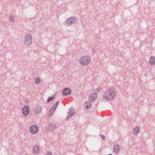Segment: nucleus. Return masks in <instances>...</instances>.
<instances>
[{
    "instance_id": "nucleus-9",
    "label": "nucleus",
    "mask_w": 155,
    "mask_h": 155,
    "mask_svg": "<svg viewBox=\"0 0 155 155\" xmlns=\"http://www.w3.org/2000/svg\"><path fill=\"white\" fill-rule=\"evenodd\" d=\"M56 128V126L54 124L49 123L48 127V130L53 131Z\"/></svg>"
},
{
    "instance_id": "nucleus-23",
    "label": "nucleus",
    "mask_w": 155,
    "mask_h": 155,
    "mask_svg": "<svg viewBox=\"0 0 155 155\" xmlns=\"http://www.w3.org/2000/svg\"><path fill=\"white\" fill-rule=\"evenodd\" d=\"M100 136L101 137L102 139L104 140L105 139V137L104 135L101 134Z\"/></svg>"
},
{
    "instance_id": "nucleus-18",
    "label": "nucleus",
    "mask_w": 155,
    "mask_h": 155,
    "mask_svg": "<svg viewBox=\"0 0 155 155\" xmlns=\"http://www.w3.org/2000/svg\"><path fill=\"white\" fill-rule=\"evenodd\" d=\"M41 82V80L39 77L36 78L35 80V83L37 84H38Z\"/></svg>"
},
{
    "instance_id": "nucleus-10",
    "label": "nucleus",
    "mask_w": 155,
    "mask_h": 155,
    "mask_svg": "<svg viewBox=\"0 0 155 155\" xmlns=\"http://www.w3.org/2000/svg\"><path fill=\"white\" fill-rule=\"evenodd\" d=\"M120 148L119 145L118 144H114L113 145V149L114 152L116 153H117L119 152Z\"/></svg>"
},
{
    "instance_id": "nucleus-2",
    "label": "nucleus",
    "mask_w": 155,
    "mask_h": 155,
    "mask_svg": "<svg viewBox=\"0 0 155 155\" xmlns=\"http://www.w3.org/2000/svg\"><path fill=\"white\" fill-rule=\"evenodd\" d=\"M91 58L88 56H84L81 58L79 60L80 64L83 66L88 65L90 62Z\"/></svg>"
},
{
    "instance_id": "nucleus-3",
    "label": "nucleus",
    "mask_w": 155,
    "mask_h": 155,
    "mask_svg": "<svg viewBox=\"0 0 155 155\" xmlns=\"http://www.w3.org/2000/svg\"><path fill=\"white\" fill-rule=\"evenodd\" d=\"M78 22L77 18L74 16H71L68 18L66 21V24L70 26L72 24H75Z\"/></svg>"
},
{
    "instance_id": "nucleus-4",
    "label": "nucleus",
    "mask_w": 155,
    "mask_h": 155,
    "mask_svg": "<svg viewBox=\"0 0 155 155\" xmlns=\"http://www.w3.org/2000/svg\"><path fill=\"white\" fill-rule=\"evenodd\" d=\"M25 44L26 46H29L32 42V38L31 35L29 34L25 35Z\"/></svg>"
},
{
    "instance_id": "nucleus-1",
    "label": "nucleus",
    "mask_w": 155,
    "mask_h": 155,
    "mask_svg": "<svg viewBox=\"0 0 155 155\" xmlns=\"http://www.w3.org/2000/svg\"><path fill=\"white\" fill-rule=\"evenodd\" d=\"M116 95V92L115 89L114 88H111L104 93L103 95V97L104 99L109 101L114 99Z\"/></svg>"
},
{
    "instance_id": "nucleus-12",
    "label": "nucleus",
    "mask_w": 155,
    "mask_h": 155,
    "mask_svg": "<svg viewBox=\"0 0 155 155\" xmlns=\"http://www.w3.org/2000/svg\"><path fill=\"white\" fill-rule=\"evenodd\" d=\"M149 64L150 65H153L155 64V57L152 56L150 58L149 61Z\"/></svg>"
},
{
    "instance_id": "nucleus-15",
    "label": "nucleus",
    "mask_w": 155,
    "mask_h": 155,
    "mask_svg": "<svg viewBox=\"0 0 155 155\" xmlns=\"http://www.w3.org/2000/svg\"><path fill=\"white\" fill-rule=\"evenodd\" d=\"M139 132V128L136 127L133 129V132L135 135H137Z\"/></svg>"
},
{
    "instance_id": "nucleus-5",
    "label": "nucleus",
    "mask_w": 155,
    "mask_h": 155,
    "mask_svg": "<svg viewBox=\"0 0 155 155\" xmlns=\"http://www.w3.org/2000/svg\"><path fill=\"white\" fill-rule=\"evenodd\" d=\"M22 112L24 116H28L30 112L29 107L28 105L25 106L22 109Z\"/></svg>"
},
{
    "instance_id": "nucleus-17",
    "label": "nucleus",
    "mask_w": 155,
    "mask_h": 155,
    "mask_svg": "<svg viewBox=\"0 0 155 155\" xmlns=\"http://www.w3.org/2000/svg\"><path fill=\"white\" fill-rule=\"evenodd\" d=\"M59 102L58 101H57L55 104L53 105L52 106V109L53 110V112H54L57 106L59 104Z\"/></svg>"
},
{
    "instance_id": "nucleus-14",
    "label": "nucleus",
    "mask_w": 155,
    "mask_h": 155,
    "mask_svg": "<svg viewBox=\"0 0 155 155\" xmlns=\"http://www.w3.org/2000/svg\"><path fill=\"white\" fill-rule=\"evenodd\" d=\"M86 108L87 109H89L91 107V103L90 101H87L85 102Z\"/></svg>"
},
{
    "instance_id": "nucleus-21",
    "label": "nucleus",
    "mask_w": 155,
    "mask_h": 155,
    "mask_svg": "<svg viewBox=\"0 0 155 155\" xmlns=\"http://www.w3.org/2000/svg\"><path fill=\"white\" fill-rule=\"evenodd\" d=\"M102 90V88L101 87H98V88H96L95 90V92L94 93H96V94L97 93H98L100 91H101Z\"/></svg>"
},
{
    "instance_id": "nucleus-7",
    "label": "nucleus",
    "mask_w": 155,
    "mask_h": 155,
    "mask_svg": "<svg viewBox=\"0 0 155 155\" xmlns=\"http://www.w3.org/2000/svg\"><path fill=\"white\" fill-rule=\"evenodd\" d=\"M71 90L68 87H66L64 88L62 91L63 94L64 96L69 95L71 93Z\"/></svg>"
},
{
    "instance_id": "nucleus-8",
    "label": "nucleus",
    "mask_w": 155,
    "mask_h": 155,
    "mask_svg": "<svg viewBox=\"0 0 155 155\" xmlns=\"http://www.w3.org/2000/svg\"><path fill=\"white\" fill-rule=\"evenodd\" d=\"M38 127L36 125H33L31 126L30 131L33 134L36 133L38 130Z\"/></svg>"
},
{
    "instance_id": "nucleus-6",
    "label": "nucleus",
    "mask_w": 155,
    "mask_h": 155,
    "mask_svg": "<svg viewBox=\"0 0 155 155\" xmlns=\"http://www.w3.org/2000/svg\"><path fill=\"white\" fill-rule=\"evenodd\" d=\"M75 114V112L74 108L73 107H71L69 110V111L68 112V117H66V120H67L69 118L71 117H73Z\"/></svg>"
},
{
    "instance_id": "nucleus-13",
    "label": "nucleus",
    "mask_w": 155,
    "mask_h": 155,
    "mask_svg": "<svg viewBox=\"0 0 155 155\" xmlns=\"http://www.w3.org/2000/svg\"><path fill=\"white\" fill-rule=\"evenodd\" d=\"M42 107L38 105L35 108V110L36 113L39 114L41 112Z\"/></svg>"
},
{
    "instance_id": "nucleus-25",
    "label": "nucleus",
    "mask_w": 155,
    "mask_h": 155,
    "mask_svg": "<svg viewBox=\"0 0 155 155\" xmlns=\"http://www.w3.org/2000/svg\"><path fill=\"white\" fill-rule=\"evenodd\" d=\"M25 100H26V101H25L26 102H27V101H28V98H27V99H25Z\"/></svg>"
},
{
    "instance_id": "nucleus-19",
    "label": "nucleus",
    "mask_w": 155,
    "mask_h": 155,
    "mask_svg": "<svg viewBox=\"0 0 155 155\" xmlns=\"http://www.w3.org/2000/svg\"><path fill=\"white\" fill-rule=\"evenodd\" d=\"M54 95H53L51 97H48L47 100V102H50L54 98Z\"/></svg>"
},
{
    "instance_id": "nucleus-11",
    "label": "nucleus",
    "mask_w": 155,
    "mask_h": 155,
    "mask_svg": "<svg viewBox=\"0 0 155 155\" xmlns=\"http://www.w3.org/2000/svg\"><path fill=\"white\" fill-rule=\"evenodd\" d=\"M96 93H92L90 94L89 97V99L90 101H93L94 100H96Z\"/></svg>"
},
{
    "instance_id": "nucleus-24",
    "label": "nucleus",
    "mask_w": 155,
    "mask_h": 155,
    "mask_svg": "<svg viewBox=\"0 0 155 155\" xmlns=\"http://www.w3.org/2000/svg\"><path fill=\"white\" fill-rule=\"evenodd\" d=\"M46 155H52V153L51 152H49Z\"/></svg>"
},
{
    "instance_id": "nucleus-20",
    "label": "nucleus",
    "mask_w": 155,
    "mask_h": 155,
    "mask_svg": "<svg viewBox=\"0 0 155 155\" xmlns=\"http://www.w3.org/2000/svg\"><path fill=\"white\" fill-rule=\"evenodd\" d=\"M15 20V18L14 16L11 15L9 17V20L10 21L14 22Z\"/></svg>"
},
{
    "instance_id": "nucleus-26",
    "label": "nucleus",
    "mask_w": 155,
    "mask_h": 155,
    "mask_svg": "<svg viewBox=\"0 0 155 155\" xmlns=\"http://www.w3.org/2000/svg\"><path fill=\"white\" fill-rule=\"evenodd\" d=\"M108 155H112L111 154H108Z\"/></svg>"
},
{
    "instance_id": "nucleus-22",
    "label": "nucleus",
    "mask_w": 155,
    "mask_h": 155,
    "mask_svg": "<svg viewBox=\"0 0 155 155\" xmlns=\"http://www.w3.org/2000/svg\"><path fill=\"white\" fill-rule=\"evenodd\" d=\"M53 111L52 110H50L49 113V114H48V115L49 117H51L52 116L53 113L54 112H53Z\"/></svg>"
},
{
    "instance_id": "nucleus-16",
    "label": "nucleus",
    "mask_w": 155,
    "mask_h": 155,
    "mask_svg": "<svg viewBox=\"0 0 155 155\" xmlns=\"http://www.w3.org/2000/svg\"><path fill=\"white\" fill-rule=\"evenodd\" d=\"M39 150V147L37 145H35L33 149V151L35 153H38Z\"/></svg>"
}]
</instances>
